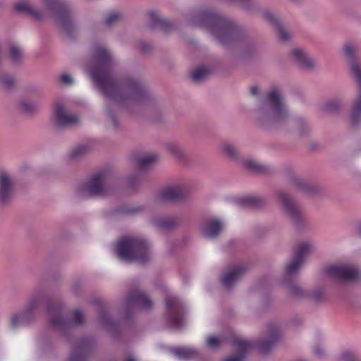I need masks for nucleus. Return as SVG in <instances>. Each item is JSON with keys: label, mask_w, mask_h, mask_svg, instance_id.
<instances>
[{"label": "nucleus", "mask_w": 361, "mask_h": 361, "mask_svg": "<svg viewBox=\"0 0 361 361\" xmlns=\"http://www.w3.org/2000/svg\"><path fill=\"white\" fill-rule=\"evenodd\" d=\"M92 55L95 64L88 72L104 97L119 105L144 101L147 90L142 80L130 75L119 80L112 76L111 71L117 62L105 45L95 44Z\"/></svg>", "instance_id": "obj_1"}, {"label": "nucleus", "mask_w": 361, "mask_h": 361, "mask_svg": "<svg viewBox=\"0 0 361 361\" xmlns=\"http://www.w3.org/2000/svg\"><path fill=\"white\" fill-rule=\"evenodd\" d=\"M190 23L208 31L221 45L228 46L242 42L244 30L232 20L211 10L194 14Z\"/></svg>", "instance_id": "obj_2"}, {"label": "nucleus", "mask_w": 361, "mask_h": 361, "mask_svg": "<svg viewBox=\"0 0 361 361\" xmlns=\"http://www.w3.org/2000/svg\"><path fill=\"white\" fill-rule=\"evenodd\" d=\"M290 116L281 89L271 87L259 100L255 110V120L257 126L270 130L286 123Z\"/></svg>", "instance_id": "obj_3"}, {"label": "nucleus", "mask_w": 361, "mask_h": 361, "mask_svg": "<svg viewBox=\"0 0 361 361\" xmlns=\"http://www.w3.org/2000/svg\"><path fill=\"white\" fill-rule=\"evenodd\" d=\"M116 252L119 259L126 262L144 264L151 259L150 245L144 238L123 237L116 244Z\"/></svg>", "instance_id": "obj_4"}, {"label": "nucleus", "mask_w": 361, "mask_h": 361, "mask_svg": "<svg viewBox=\"0 0 361 361\" xmlns=\"http://www.w3.org/2000/svg\"><path fill=\"white\" fill-rule=\"evenodd\" d=\"M50 326L63 336H66L78 326L82 325L85 320L84 313L80 310L73 312V319L64 317L63 309L59 303L49 304L47 308Z\"/></svg>", "instance_id": "obj_5"}, {"label": "nucleus", "mask_w": 361, "mask_h": 361, "mask_svg": "<svg viewBox=\"0 0 361 361\" xmlns=\"http://www.w3.org/2000/svg\"><path fill=\"white\" fill-rule=\"evenodd\" d=\"M46 9L56 20L63 32L73 37L77 30L73 14L65 0H44Z\"/></svg>", "instance_id": "obj_6"}, {"label": "nucleus", "mask_w": 361, "mask_h": 361, "mask_svg": "<svg viewBox=\"0 0 361 361\" xmlns=\"http://www.w3.org/2000/svg\"><path fill=\"white\" fill-rule=\"evenodd\" d=\"M110 192V175L106 171L94 173L77 189L78 195L82 198L105 197Z\"/></svg>", "instance_id": "obj_7"}, {"label": "nucleus", "mask_w": 361, "mask_h": 361, "mask_svg": "<svg viewBox=\"0 0 361 361\" xmlns=\"http://www.w3.org/2000/svg\"><path fill=\"white\" fill-rule=\"evenodd\" d=\"M44 300H46V295L42 291H38L33 294L28 300L23 310L11 314V328L15 329L28 325L33 322L36 317L35 310Z\"/></svg>", "instance_id": "obj_8"}, {"label": "nucleus", "mask_w": 361, "mask_h": 361, "mask_svg": "<svg viewBox=\"0 0 361 361\" xmlns=\"http://www.w3.org/2000/svg\"><path fill=\"white\" fill-rule=\"evenodd\" d=\"M350 78L355 82L357 96L353 100L349 112V122L353 127L361 125V62L348 68Z\"/></svg>", "instance_id": "obj_9"}, {"label": "nucleus", "mask_w": 361, "mask_h": 361, "mask_svg": "<svg viewBox=\"0 0 361 361\" xmlns=\"http://www.w3.org/2000/svg\"><path fill=\"white\" fill-rule=\"evenodd\" d=\"M314 250V246L308 242L298 244L294 249V255L287 264L283 281L293 280L302 267L305 258Z\"/></svg>", "instance_id": "obj_10"}, {"label": "nucleus", "mask_w": 361, "mask_h": 361, "mask_svg": "<svg viewBox=\"0 0 361 361\" xmlns=\"http://www.w3.org/2000/svg\"><path fill=\"white\" fill-rule=\"evenodd\" d=\"M167 324L173 329H180L184 324L185 307L182 302L175 296L169 295L165 299Z\"/></svg>", "instance_id": "obj_11"}, {"label": "nucleus", "mask_w": 361, "mask_h": 361, "mask_svg": "<svg viewBox=\"0 0 361 361\" xmlns=\"http://www.w3.org/2000/svg\"><path fill=\"white\" fill-rule=\"evenodd\" d=\"M276 199L283 211L296 225H300L305 219V214L301 207L283 190L276 193Z\"/></svg>", "instance_id": "obj_12"}, {"label": "nucleus", "mask_w": 361, "mask_h": 361, "mask_svg": "<svg viewBox=\"0 0 361 361\" xmlns=\"http://www.w3.org/2000/svg\"><path fill=\"white\" fill-rule=\"evenodd\" d=\"M152 307V301L142 292L135 290L128 294L125 305L126 318L138 309L149 310Z\"/></svg>", "instance_id": "obj_13"}, {"label": "nucleus", "mask_w": 361, "mask_h": 361, "mask_svg": "<svg viewBox=\"0 0 361 361\" xmlns=\"http://www.w3.org/2000/svg\"><path fill=\"white\" fill-rule=\"evenodd\" d=\"M326 274L331 277L341 281H352L358 278L357 268L345 264H336L328 267Z\"/></svg>", "instance_id": "obj_14"}, {"label": "nucleus", "mask_w": 361, "mask_h": 361, "mask_svg": "<svg viewBox=\"0 0 361 361\" xmlns=\"http://www.w3.org/2000/svg\"><path fill=\"white\" fill-rule=\"evenodd\" d=\"M15 182L12 176L5 171L0 172V203L10 202L13 196Z\"/></svg>", "instance_id": "obj_15"}, {"label": "nucleus", "mask_w": 361, "mask_h": 361, "mask_svg": "<svg viewBox=\"0 0 361 361\" xmlns=\"http://www.w3.org/2000/svg\"><path fill=\"white\" fill-rule=\"evenodd\" d=\"M54 118L56 126L61 128L77 124L79 121L78 116L67 113L61 104L55 106Z\"/></svg>", "instance_id": "obj_16"}, {"label": "nucleus", "mask_w": 361, "mask_h": 361, "mask_svg": "<svg viewBox=\"0 0 361 361\" xmlns=\"http://www.w3.org/2000/svg\"><path fill=\"white\" fill-rule=\"evenodd\" d=\"M91 341L80 338L74 344L68 361H85L91 349Z\"/></svg>", "instance_id": "obj_17"}, {"label": "nucleus", "mask_w": 361, "mask_h": 361, "mask_svg": "<svg viewBox=\"0 0 361 361\" xmlns=\"http://www.w3.org/2000/svg\"><path fill=\"white\" fill-rule=\"evenodd\" d=\"M245 271V266L242 264L230 267L221 275V281L222 285L226 288H231L240 279Z\"/></svg>", "instance_id": "obj_18"}, {"label": "nucleus", "mask_w": 361, "mask_h": 361, "mask_svg": "<svg viewBox=\"0 0 361 361\" xmlns=\"http://www.w3.org/2000/svg\"><path fill=\"white\" fill-rule=\"evenodd\" d=\"M233 345L236 350V353L227 356L224 361H244L249 350L252 347V343L240 338H235Z\"/></svg>", "instance_id": "obj_19"}, {"label": "nucleus", "mask_w": 361, "mask_h": 361, "mask_svg": "<svg viewBox=\"0 0 361 361\" xmlns=\"http://www.w3.org/2000/svg\"><path fill=\"white\" fill-rule=\"evenodd\" d=\"M262 16L276 30L280 41L286 42L290 39L291 34L283 27L279 18L273 13L265 10L262 12Z\"/></svg>", "instance_id": "obj_20"}, {"label": "nucleus", "mask_w": 361, "mask_h": 361, "mask_svg": "<svg viewBox=\"0 0 361 361\" xmlns=\"http://www.w3.org/2000/svg\"><path fill=\"white\" fill-rule=\"evenodd\" d=\"M224 228V224L219 219L212 218L207 219L201 226L202 235L210 239L216 238Z\"/></svg>", "instance_id": "obj_21"}, {"label": "nucleus", "mask_w": 361, "mask_h": 361, "mask_svg": "<svg viewBox=\"0 0 361 361\" xmlns=\"http://www.w3.org/2000/svg\"><path fill=\"white\" fill-rule=\"evenodd\" d=\"M280 330L278 324H269L267 327V339L259 343V348L262 353H267L272 345L279 340Z\"/></svg>", "instance_id": "obj_22"}, {"label": "nucleus", "mask_w": 361, "mask_h": 361, "mask_svg": "<svg viewBox=\"0 0 361 361\" xmlns=\"http://www.w3.org/2000/svg\"><path fill=\"white\" fill-rule=\"evenodd\" d=\"M186 188L183 184H175L164 188L159 193L160 198L164 200L175 201L185 195Z\"/></svg>", "instance_id": "obj_23"}, {"label": "nucleus", "mask_w": 361, "mask_h": 361, "mask_svg": "<svg viewBox=\"0 0 361 361\" xmlns=\"http://www.w3.org/2000/svg\"><path fill=\"white\" fill-rule=\"evenodd\" d=\"M292 56L302 69L310 71L316 66V61L302 49H294L292 51Z\"/></svg>", "instance_id": "obj_24"}, {"label": "nucleus", "mask_w": 361, "mask_h": 361, "mask_svg": "<svg viewBox=\"0 0 361 361\" xmlns=\"http://www.w3.org/2000/svg\"><path fill=\"white\" fill-rule=\"evenodd\" d=\"M341 53L347 62L348 68L361 62L357 56V47L353 43H345L342 47Z\"/></svg>", "instance_id": "obj_25"}, {"label": "nucleus", "mask_w": 361, "mask_h": 361, "mask_svg": "<svg viewBox=\"0 0 361 361\" xmlns=\"http://www.w3.org/2000/svg\"><path fill=\"white\" fill-rule=\"evenodd\" d=\"M344 104L343 97L337 95L325 101L322 106V110L329 114H339L342 111Z\"/></svg>", "instance_id": "obj_26"}, {"label": "nucleus", "mask_w": 361, "mask_h": 361, "mask_svg": "<svg viewBox=\"0 0 361 361\" xmlns=\"http://www.w3.org/2000/svg\"><path fill=\"white\" fill-rule=\"evenodd\" d=\"M283 283L287 287L289 295L294 299H305L308 298L310 291L304 289L295 281H283Z\"/></svg>", "instance_id": "obj_27"}, {"label": "nucleus", "mask_w": 361, "mask_h": 361, "mask_svg": "<svg viewBox=\"0 0 361 361\" xmlns=\"http://www.w3.org/2000/svg\"><path fill=\"white\" fill-rule=\"evenodd\" d=\"M240 163L246 169L255 173L269 174L272 171L271 167L250 158L242 159Z\"/></svg>", "instance_id": "obj_28"}, {"label": "nucleus", "mask_w": 361, "mask_h": 361, "mask_svg": "<svg viewBox=\"0 0 361 361\" xmlns=\"http://www.w3.org/2000/svg\"><path fill=\"white\" fill-rule=\"evenodd\" d=\"M170 352L175 357L183 360L194 359L200 355L197 350L188 347H174L171 348Z\"/></svg>", "instance_id": "obj_29"}, {"label": "nucleus", "mask_w": 361, "mask_h": 361, "mask_svg": "<svg viewBox=\"0 0 361 361\" xmlns=\"http://www.w3.org/2000/svg\"><path fill=\"white\" fill-rule=\"evenodd\" d=\"M151 224L162 231H169L177 225L176 219L172 217L154 216L150 220Z\"/></svg>", "instance_id": "obj_30"}, {"label": "nucleus", "mask_w": 361, "mask_h": 361, "mask_svg": "<svg viewBox=\"0 0 361 361\" xmlns=\"http://www.w3.org/2000/svg\"><path fill=\"white\" fill-rule=\"evenodd\" d=\"M151 25L152 27L160 28L165 32H170L174 27L173 25L168 20L161 18L156 11L149 13Z\"/></svg>", "instance_id": "obj_31"}, {"label": "nucleus", "mask_w": 361, "mask_h": 361, "mask_svg": "<svg viewBox=\"0 0 361 361\" xmlns=\"http://www.w3.org/2000/svg\"><path fill=\"white\" fill-rule=\"evenodd\" d=\"M212 73V69L204 66L196 67L191 70L190 78L195 83H200L207 80Z\"/></svg>", "instance_id": "obj_32"}, {"label": "nucleus", "mask_w": 361, "mask_h": 361, "mask_svg": "<svg viewBox=\"0 0 361 361\" xmlns=\"http://www.w3.org/2000/svg\"><path fill=\"white\" fill-rule=\"evenodd\" d=\"M168 152L179 162L185 164L189 157L184 149L177 143L171 142L166 145Z\"/></svg>", "instance_id": "obj_33"}, {"label": "nucleus", "mask_w": 361, "mask_h": 361, "mask_svg": "<svg viewBox=\"0 0 361 361\" xmlns=\"http://www.w3.org/2000/svg\"><path fill=\"white\" fill-rule=\"evenodd\" d=\"M221 150L224 156L232 161L240 162L241 158L238 148L232 143L225 142L221 146Z\"/></svg>", "instance_id": "obj_34"}, {"label": "nucleus", "mask_w": 361, "mask_h": 361, "mask_svg": "<svg viewBox=\"0 0 361 361\" xmlns=\"http://www.w3.org/2000/svg\"><path fill=\"white\" fill-rule=\"evenodd\" d=\"M15 9L18 12H25L35 19H40L42 17V13L35 10L25 3H19L15 5Z\"/></svg>", "instance_id": "obj_35"}, {"label": "nucleus", "mask_w": 361, "mask_h": 361, "mask_svg": "<svg viewBox=\"0 0 361 361\" xmlns=\"http://www.w3.org/2000/svg\"><path fill=\"white\" fill-rule=\"evenodd\" d=\"M241 203L247 207H259L264 203V200L257 196H247L240 200Z\"/></svg>", "instance_id": "obj_36"}, {"label": "nucleus", "mask_w": 361, "mask_h": 361, "mask_svg": "<svg viewBox=\"0 0 361 361\" xmlns=\"http://www.w3.org/2000/svg\"><path fill=\"white\" fill-rule=\"evenodd\" d=\"M156 159V155L152 154L141 157L137 160L138 168L141 170L147 169L155 162Z\"/></svg>", "instance_id": "obj_37"}, {"label": "nucleus", "mask_w": 361, "mask_h": 361, "mask_svg": "<svg viewBox=\"0 0 361 361\" xmlns=\"http://www.w3.org/2000/svg\"><path fill=\"white\" fill-rule=\"evenodd\" d=\"M88 146L89 145L87 144H80L77 145V147L73 148L70 152L71 158L73 159H77L85 155L90 151Z\"/></svg>", "instance_id": "obj_38"}, {"label": "nucleus", "mask_w": 361, "mask_h": 361, "mask_svg": "<svg viewBox=\"0 0 361 361\" xmlns=\"http://www.w3.org/2000/svg\"><path fill=\"white\" fill-rule=\"evenodd\" d=\"M99 320L100 324L109 331H113L116 326L108 312L106 310L101 312Z\"/></svg>", "instance_id": "obj_39"}, {"label": "nucleus", "mask_w": 361, "mask_h": 361, "mask_svg": "<svg viewBox=\"0 0 361 361\" xmlns=\"http://www.w3.org/2000/svg\"><path fill=\"white\" fill-rule=\"evenodd\" d=\"M10 57L13 63H19L22 59L21 49L17 46H12L10 49Z\"/></svg>", "instance_id": "obj_40"}, {"label": "nucleus", "mask_w": 361, "mask_h": 361, "mask_svg": "<svg viewBox=\"0 0 361 361\" xmlns=\"http://www.w3.org/2000/svg\"><path fill=\"white\" fill-rule=\"evenodd\" d=\"M121 18V16L119 13H111L104 19V24L106 27H111L116 25Z\"/></svg>", "instance_id": "obj_41"}, {"label": "nucleus", "mask_w": 361, "mask_h": 361, "mask_svg": "<svg viewBox=\"0 0 361 361\" xmlns=\"http://www.w3.org/2000/svg\"><path fill=\"white\" fill-rule=\"evenodd\" d=\"M0 81L4 87L8 90L12 89L16 84L15 79L12 76L6 74L0 75Z\"/></svg>", "instance_id": "obj_42"}, {"label": "nucleus", "mask_w": 361, "mask_h": 361, "mask_svg": "<svg viewBox=\"0 0 361 361\" xmlns=\"http://www.w3.org/2000/svg\"><path fill=\"white\" fill-rule=\"evenodd\" d=\"M224 342V340L223 338H220L214 336H210L207 339V346L212 349L218 348L223 344Z\"/></svg>", "instance_id": "obj_43"}, {"label": "nucleus", "mask_w": 361, "mask_h": 361, "mask_svg": "<svg viewBox=\"0 0 361 361\" xmlns=\"http://www.w3.org/2000/svg\"><path fill=\"white\" fill-rule=\"evenodd\" d=\"M142 180V177L140 173H135L130 176L128 178V185L132 189H135Z\"/></svg>", "instance_id": "obj_44"}, {"label": "nucleus", "mask_w": 361, "mask_h": 361, "mask_svg": "<svg viewBox=\"0 0 361 361\" xmlns=\"http://www.w3.org/2000/svg\"><path fill=\"white\" fill-rule=\"evenodd\" d=\"M340 358L342 361H359L356 354L350 350L343 351L341 354Z\"/></svg>", "instance_id": "obj_45"}, {"label": "nucleus", "mask_w": 361, "mask_h": 361, "mask_svg": "<svg viewBox=\"0 0 361 361\" xmlns=\"http://www.w3.org/2000/svg\"><path fill=\"white\" fill-rule=\"evenodd\" d=\"M324 292L322 288H317L312 291H310L309 298H312L314 301L319 302L324 299Z\"/></svg>", "instance_id": "obj_46"}, {"label": "nucleus", "mask_w": 361, "mask_h": 361, "mask_svg": "<svg viewBox=\"0 0 361 361\" xmlns=\"http://www.w3.org/2000/svg\"><path fill=\"white\" fill-rule=\"evenodd\" d=\"M295 185L300 188L301 190H304L307 192H312L314 191V189L312 186L307 185L304 182H302L300 180H297L295 181Z\"/></svg>", "instance_id": "obj_47"}, {"label": "nucleus", "mask_w": 361, "mask_h": 361, "mask_svg": "<svg viewBox=\"0 0 361 361\" xmlns=\"http://www.w3.org/2000/svg\"><path fill=\"white\" fill-rule=\"evenodd\" d=\"M60 81L67 85H71L73 83V79L72 77L68 74H62L60 76Z\"/></svg>", "instance_id": "obj_48"}, {"label": "nucleus", "mask_w": 361, "mask_h": 361, "mask_svg": "<svg viewBox=\"0 0 361 361\" xmlns=\"http://www.w3.org/2000/svg\"><path fill=\"white\" fill-rule=\"evenodd\" d=\"M139 49L144 53H148L152 49V46L145 42H140L138 44Z\"/></svg>", "instance_id": "obj_49"}, {"label": "nucleus", "mask_w": 361, "mask_h": 361, "mask_svg": "<svg viewBox=\"0 0 361 361\" xmlns=\"http://www.w3.org/2000/svg\"><path fill=\"white\" fill-rule=\"evenodd\" d=\"M107 114H108V116L109 117V119L111 120V124H112L113 127L115 129H117L118 127V125L117 123L116 118L114 114L111 111H109V110L107 111Z\"/></svg>", "instance_id": "obj_50"}, {"label": "nucleus", "mask_w": 361, "mask_h": 361, "mask_svg": "<svg viewBox=\"0 0 361 361\" xmlns=\"http://www.w3.org/2000/svg\"><path fill=\"white\" fill-rule=\"evenodd\" d=\"M21 106H22L23 109L27 113H30L32 111H34V109H35V106L32 104H30V103H27V102L23 103L21 104Z\"/></svg>", "instance_id": "obj_51"}, {"label": "nucleus", "mask_w": 361, "mask_h": 361, "mask_svg": "<svg viewBox=\"0 0 361 361\" xmlns=\"http://www.w3.org/2000/svg\"><path fill=\"white\" fill-rule=\"evenodd\" d=\"M314 353L317 357H322L324 355V350L320 346H316L314 349Z\"/></svg>", "instance_id": "obj_52"}, {"label": "nucleus", "mask_w": 361, "mask_h": 361, "mask_svg": "<svg viewBox=\"0 0 361 361\" xmlns=\"http://www.w3.org/2000/svg\"><path fill=\"white\" fill-rule=\"evenodd\" d=\"M82 286L80 282H75L73 284L72 290L75 293L78 294L79 293V290H80Z\"/></svg>", "instance_id": "obj_53"}, {"label": "nucleus", "mask_w": 361, "mask_h": 361, "mask_svg": "<svg viewBox=\"0 0 361 361\" xmlns=\"http://www.w3.org/2000/svg\"><path fill=\"white\" fill-rule=\"evenodd\" d=\"M259 90V89L257 86H252L250 89V94L255 96L258 94Z\"/></svg>", "instance_id": "obj_54"}, {"label": "nucleus", "mask_w": 361, "mask_h": 361, "mask_svg": "<svg viewBox=\"0 0 361 361\" xmlns=\"http://www.w3.org/2000/svg\"><path fill=\"white\" fill-rule=\"evenodd\" d=\"M126 361H135V359H134L133 357H129L126 360Z\"/></svg>", "instance_id": "obj_55"}, {"label": "nucleus", "mask_w": 361, "mask_h": 361, "mask_svg": "<svg viewBox=\"0 0 361 361\" xmlns=\"http://www.w3.org/2000/svg\"><path fill=\"white\" fill-rule=\"evenodd\" d=\"M300 122H301V124H302V126H306V125H305V122H304L302 120H301V121H300Z\"/></svg>", "instance_id": "obj_56"}, {"label": "nucleus", "mask_w": 361, "mask_h": 361, "mask_svg": "<svg viewBox=\"0 0 361 361\" xmlns=\"http://www.w3.org/2000/svg\"><path fill=\"white\" fill-rule=\"evenodd\" d=\"M358 232H359V234L361 235V226L359 228Z\"/></svg>", "instance_id": "obj_57"}]
</instances>
